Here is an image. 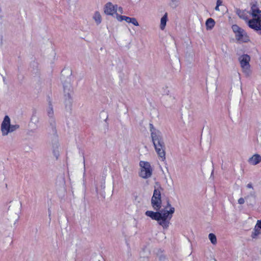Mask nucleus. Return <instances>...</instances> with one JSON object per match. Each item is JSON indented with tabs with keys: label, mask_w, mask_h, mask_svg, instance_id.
I'll list each match as a JSON object with an SVG mask.
<instances>
[{
	"label": "nucleus",
	"mask_w": 261,
	"mask_h": 261,
	"mask_svg": "<svg viewBox=\"0 0 261 261\" xmlns=\"http://www.w3.org/2000/svg\"><path fill=\"white\" fill-rule=\"evenodd\" d=\"M239 61L243 72L247 75H249L250 73V65L249 64L250 57L247 54L242 55L239 58Z\"/></svg>",
	"instance_id": "7"
},
{
	"label": "nucleus",
	"mask_w": 261,
	"mask_h": 261,
	"mask_svg": "<svg viewBox=\"0 0 261 261\" xmlns=\"http://www.w3.org/2000/svg\"><path fill=\"white\" fill-rule=\"evenodd\" d=\"M93 19L97 24H99L101 22V16L100 13L98 11L95 12L93 16Z\"/></svg>",
	"instance_id": "13"
},
{
	"label": "nucleus",
	"mask_w": 261,
	"mask_h": 261,
	"mask_svg": "<svg viewBox=\"0 0 261 261\" xmlns=\"http://www.w3.org/2000/svg\"><path fill=\"white\" fill-rule=\"evenodd\" d=\"M232 29L238 41L240 43H247L250 41L249 36L243 29L236 24H234L232 26Z\"/></svg>",
	"instance_id": "6"
},
{
	"label": "nucleus",
	"mask_w": 261,
	"mask_h": 261,
	"mask_svg": "<svg viewBox=\"0 0 261 261\" xmlns=\"http://www.w3.org/2000/svg\"><path fill=\"white\" fill-rule=\"evenodd\" d=\"M260 229L259 227H257V225H255L251 234V237L253 239H256L259 234H261Z\"/></svg>",
	"instance_id": "14"
},
{
	"label": "nucleus",
	"mask_w": 261,
	"mask_h": 261,
	"mask_svg": "<svg viewBox=\"0 0 261 261\" xmlns=\"http://www.w3.org/2000/svg\"><path fill=\"white\" fill-rule=\"evenodd\" d=\"M9 117L5 116L1 124V132L3 136H7L9 133H12L19 128V125H11Z\"/></svg>",
	"instance_id": "4"
},
{
	"label": "nucleus",
	"mask_w": 261,
	"mask_h": 261,
	"mask_svg": "<svg viewBox=\"0 0 261 261\" xmlns=\"http://www.w3.org/2000/svg\"><path fill=\"white\" fill-rule=\"evenodd\" d=\"M140 172L139 176L144 178L147 179L150 178L153 172V168L150 163L146 161H141L139 162Z\"/></svg>",
	"instance_id": "5"
},
{
	"label": "nucleus",
	"mask_w": 261,
	"mask_h": 261,
	"mask_svg": "<svg viewBox=\"0 0 261 261\" xmlns=\"http://www.w3.org/2000/svg\"><path fill=\"white\" fill-rule=\"evenodd\" d=\"M215 20L211 18H208L205 22V25L206 29L212 30L215 26Z\"/></svg>",
	"instance_id": "11"
},
{
	"label": "nucleus",
	"mask_w": 261,
	"mask_h": 261,
	"mask_svg": "<svg viewBox=\"0 0 261 261\" xmlns=\"http://www.w3.org/2000/svg\"><path fill=\"white\" fill-rule=\"evenodd\" d=\"M247 13L248 12H246V11H238V14L239 15V16L245 20H248V15H247Z\"/></svg>",
	"instance_id": "15"
},
{
	"label": "nucleus",
	"mask_w": 261,
	"mask_h": 261,
	"mask_svg": "<svg viewBox=\"0 0 261 261\" xmlns=\"http://www.w3.org/2000/svg\"><path fill=\"white\" fill-rule=\"evenodd\" d=\"M53 109L51 107H50L49 108V110L48 111V115L49 117H51L53 115Z\"/></svg>",
	"instance_id": "18"
},
{
	"label": "nucleus",
	"mask_w": 261,
	"mask_h": 261,
	"mask_svg": "<svg viewBox=\"0 0 261 261\" xmlns=\"http://www.w3.org/2000/svg\"><path fill=\"white\" fill-rule=\"evenodd\" d=\"M117 10H118V11H119V12L120 13H121V14H122V13H123V9H122V7H119V8L118 7V9H117Z\"/></svg>",
	"instance_id": "22"
},
{
	"label": "nucleus",
	"mask_w": 261,
	"mask_h": 261,
	"mask_svg": "<svg viewBox=\"0 0 261 261\" xmlns=\"http://www.w3.org/2000/svg\"><path fill=\"white\" fill-rule=\"evenodd\" d=\"M260 254H261V248H260Z\"/></svg>",
	"instance_id": "26"
},
{
	"label": "nucleus",
	"mask_w": 261,
	"mask_h": 261,
	"mask_svg": "<svg viewBox=\"0 0 261 261\" xmlns=\"http://www.w3.org/2000/svg\"><path fill=\"white\" fill-rule=\"evenodd\" d=\"M123 15H120L116 13V18L119 21H122L123 20Z\"/></svg>",
	"instance_id": "17"
},
{
	"label": "nucleus",
	"mask_w": 261,
	"mask_h": 261,
	"mask_svg": "<svg viewBox=\"0 0 261 261\" xmlns=\"http://www.w3.org/2000/svg\"><path fill=\"white\" fill-rule=\"evenodd\" d=\"M167 20L168 15L167 13H166L161 19L160 29L162 30H164L165 29Z\"/></svg>",
	"instance_id": "10"
},
{
	"label": "nucleus",
	"mask_w": 261,
	"mask_h": 261,
	"mask_svg": "<svg viewBox=\"0 0 261 261\" xmlns=\"http://www.w3.org/2000/svg\"><path fill=\"white\" fill-rule=\"evenodd\" d=\"M251 13L253 18L247 20L248 26L255 31L261 30V10L253 4L251 7Z\"/></svg>",
	"instance_id": "3"
},
{
	"label": "nucleus",
	"mask_w": 261,
	"mask_h": 261,
	"mask_svg": "<svg viewBox=\"0 0 261 261\" xmlns=\"http://www.w3.org/2000/svg\"><path fill=\"white\" fill-rule=\"evenodd\" d=\"M222 4V0H217V4L216 5L218 6H221Z\"/></svg>",
	"instance_id": "21"
},
{
	"label": "nucleus",
	"mask_w": 261,
	"mask_h": 261,
	"mask_svg": "<svg viewBox=\"0 0 261 261\" xmlns=\"http://www.w3.org/2000/svg\"><path fill=\"white\" fill-rule=\"evenodd\" d=\"M208 239H210L211 242L213 245H216L217 244V238H216V236H215V234H214V233H210L208 234Z\"/></svg>",
	"instance_id": "16"
},
{
	"label": "nucleus",
	"mask_w": 261,
	"mask_h": 261,
	"mask_svg": "<svg viewBox=\"0 0 261 261\" xmlns=\"http://www.w3.org/2000/svg\"><path fill=\"white\" fill-rule=\"evenodd\" d=\"M150 130L152 140L155 150L162 161L165 160V145L162 137L161 133L154 128L153 125L150 124Z\"/></svg>",
	"instance_id": "2"
},
{
	"label": "nucleus",
	"mask_w": 261,
	"mask_h": 261,
	"mask_svg": "<svg viewBox=\"0 0 261 261\" xmlns=\"http://www.w3.org/2000/svg\"><path fill=\"white\" fill-rule=\"evenodd\" d=\"M172 2H175L176 0H171Z\"/></svg>",
	"instance_id": "25"
},
{
	"label": "nucleus",
	"mask_w": 261,
	"mask_h": 261,
	"mask_svg": "<svg viewBox=\"0 0 261 261\" xmlns=\"http://www.w3.org/2000/svg\"><path fill=\"white\" fill-rule=\"evenodd\" d=\"M162 191V188L159 185L154 187L151 204L153 208L156 212L147 211L145 212V215L152 220L156 221L164 229H167L169 226L175 208L172 207L170 204L168 203L164 210L158 211L162 206L161 192Z\"/></svg>",
	"instance_id": "1"
},
{
	"label": "nucleus",
	"mask_w": 261,
	"mask_h": 261,
	"mask_svg": "<svg viewBox=\"0 0 261 261\" xmlns=\"http://www.w3.org/2000/svg\"><path fill=\"white\" fill-rule=\"evenodd\" d=\"M256 225H257V227H259L261 229V220H258Z\"/></svg>",
	"instance_id": "20"
},
{
	"label": "nucleus",
	"mask_w": 261,
	"mask_h": 261,
	"mask_svg": "<svg viewBox=\"0 0 261 261\" xmlns=\"http://www.w3.org/2000/svg\"><path fill=\"white\" fill-rule=\"evenodd\" d=\"M118 9L117 5H113L112 3H107L104 6V12L108 15H113L116 14Z\"/></svg>",
	"instance_id": "8"
},
{
	"label": "nucleus",
	"mask_w": 261,
	"mask_h": 261,
	"mask_svg": "<svg viewBox=\"0 0 261 261\" xmlns=\"http://www.w3.org/2000/svg\"><path fill=\"white\" fill-rule=\"evenodd\" d=\"M247 187L248 188H249V189H252L253 188L252 185V184L251 183L248 184L247 185Z\"/></svg>",
	"instance_id": "23"
},
{
	"label": "nucleus",
	"mask_w": 261,
	"mask_h": 261,
	"mask_svg": "<svg viewBox=\"0 0 261 261\" xmlns=\"http://www.w3.org/2000/svg\"><path fill=\"white\" fill-rule=\"evenodd\" d=\"M245 202V200L243 198H240L238 200V203L240 204H243Z\"/></svg>",
	"instance_id": "19"
},
{
	"label": "nucleus",
	"mask_w": 261,
	"mask_h": 261,
	"mask_svg": "<svg viewBox=\"0 0 261 261\" xmlns=\"http://www.w3.org/2000/svg\"><path fill=\"white\" fill-rule=\"evenodd\" d=\"M248 162L251 165H256L261 162V155L257 153L254 154L248 159Z\"/></svg>",
	"instance_id": "9"
},
{
	"label": "nucleus",
	"mask_w": 261,
	"mask_h": 261,
	"mask_svg": "<svg viewBox=\"0 0 261 261\" xmlns=\"http://www.w3.org/2000/svg\"><path fill=\"white\" fill-rule=\"evenodd\" d=\"M219 6H218V5H216V7H215V10L217 11H220V9H219Z\"/></svg>",
	"instance_id": "24"
},
{
	"label": "nucleus",
	"mask_w": 261,
	"mask_h": 261,
	"mask_svg": "<svg viewBox=\"0 0 261 261\" xmlns=\"http://www.w3.org/2000/svg\"><path fill=\"white\" fill-rule=\"evenodd\" d=\"M123 20H125L127 23H131L135 26L139 25V23L138 22L137 19L135 18L124 16Z\"/></svg>",
	"instance_id": "12"
}]
</instances>
